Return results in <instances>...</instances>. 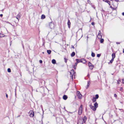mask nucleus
Masks as SVG:
<instances>
[{
  "label": "nucleus",
  "mask_w": 124,
  "mask_h": 124,
  "mask_svg": "<svg viewBox=\"0 0 124 124\" xmlns=\"http://www.w3.org/2000/svg\"><path fill=\"white\" fill-rule=\"evenodd\" d=\"M82 105H81L79 107L78 111V114L79 115H81L82 113Z\"/></svg>",
  "instance_id": "obj_1"
},
{
  "label": "nucleus",
  "mask_w": 124,
  "mask_h": 124,
  "mask_svg": "<svg viewBox=\"0 0 124 124\" xmlns=\"http://www.w3.org/2000/svg\"><path fill=\"white\" fill-rule=\"evenodd\" d=\"M78 97V98L79 99H81L82 97V95L81 94L80 92L78 91H77L76 93Z\"/></svg>",
  "instance_id": "obj_2"
},
{
  "label": "nucleus",
  "mask_w": 124,
  "mask_h": 124,
  "mask_svg": "<svg viewBox=\"0 0 124 124\" xmlns=\"http://www.w3.org/2000/svg\"><path fill=\"white\" fill-rule=\"evenodd\" d=\"M70 77L73 80V74L74 73V70H73L72 69L71 70V71L70 72Z\"/></svg>",
  "instance_id": "obj_3"
},
{
  "label": "nucleus",
  "mask_w": 124,
  "mask_h": 124,
  "mask_svg": "<svg viewBox=\"0 0 124 124\" xmlns=\"http://www.w3.org/2000/svg\"><path fill=\"white\" fill-rule=\"evenodd\" d=\"M29 113H30V116L31 117H33L34 116V112L33 111H30Z\"/></svg>",
  "instance_id": "obj_4"
},
{
  "label": "nucleus",
  "mask_w": 124,
  "mask_h": 124,
  "mask_svg": "<svg viewBox=\"0 0 124 124\" xmlns=\"http://www.w3.org/2000/svg\"><path fill=\"white\" fill-rule=\"evenodd\" d=\"M92 64L90 62H88V65L90 69L92 70L93 69V66L92 65Z\"/></svg>",
  "instance_id": "obj_5"
},
{
  "label": "nucleus",
  "mask_w": 124,
  "mask_h": 124,
  "mask_svg": "<svg viewBox=\"0 0 124 124\" xmlns=\"http://www.w3.org/2000/svg\"><path fill=\"white\" fill-rule=\"evenodd\" d=\"M21 16V14L20 13H19L16 17V18L17 19H18V21H19V19L18 18H20Z\"/></svg>",
  "instance_id": "obj_6"
},
{
  "label": "nucleus",
  "mask_w": 124,
  "mask_h": 124,
  "mask_svg": "<svg viewBox=\"0 0 124 124\" xmlns=\"http://www.w3.org/2000/svg\"><path fill=\"white\" fill-rule=\"evenodd\" d=\"M90 107L93 110L95 111L96 109V108H95L94 106H92L91 105L90 106Z\"/></svg>",
  "instance_id": "obj_7"
},
{
  "label": "nucleus",
  "mask_w": 124,
  "mask_h": 124,
  "mask_svg": "<svg viewBox=\"0 0 124 124\" xmlns=\"http://www.w3.org/2000/svg\"><path fill=\"white\" fill-rule=\"evenodd\" d=\"M87 119L86 117V116H85L83 119V121H82V122H83V123H85Z\"/></svg>",
  "instance_id": "obj_8"
},
{
  "label": "nucleus",
  "mask_w": 124,
  "mask_h": 124,
  "mask_svg": "<svg viewBox=\"0 0 124 124\" xmlns=\"http://www.w3.org/2000/svg\"><path fill=\"white\" fill-rule=\"evenodd\" d=\"M101 32L100 31H99V33L98 34V36H100V37H99V39H100V38L101 39L102 38V36L101 34Z\"/></svg>",
  "instance_id": "obj_9"
},
{
  "label": "nucleus",
  "mask_w": 124,
  "mask_h": 124,
  "mask_svg": "<svg viewBox=\"0 0 124 124\" xmlns=\"http://www.w3.org/2000/svg\"><path fill=\"white\" fill-rule=\"evenodd\" d=\"M76 61H77V63L80 62H82V60H81V59H76Z\"/></svg>",
  "instance_id": "obj_10"
},
{
  "label": "nucleus",
  "mask_w": 124,
  "mask_h": 124,
  "mask_svg": "<svg viewBox=\"0 0 124 124\" xmlns=\"http://www.w3.org/2000/svg\"><path fill=\"white\" fill-rule=\"evenodd\" d=\"M70 20H68V22L67 23V24L68 25V27L69 28L70 27Z\"/></svg>",
  "instance_id": "obj_11"
},
{
  "label": "nucleus",
  "mask_w": 124,
  "mask_h": 124,
  "mask_svg": "<svg viewBox=\"0 0 124 124\" xmlns=\"http://www.w3.org/2000/svg\"><path fill=\"white\" fill-rule=\"evenodd\" d=\"M63 99L66 100L67 99V97L66 95H64L63 96Z\"/></svg>",
  "instance_id": "obj_12"
},
{
  "label": "nucleus",
  "mask_w": 124,
  "mask_h": 124,
  "mask_svg": "<svg viewBox=\"0 0 124 124\" xmlns=\"http://www.w3.org/2000/svg\"><path fill=\"white\" fill-rule=\"evenodd\" d=\"M75 53L74 52H73L71 54V57H73L75 56Z\"/></svg>",
  "instance_id": "obj_13"
},
{
  "label": "nucleus",
  "mask_w": 124,
  "mask_h": 124,
  "mask_svg": "<svg viewBox=\"0 0 124 124\" xmlns=\"http://www.w3.org/2000/svg\"><path fill=\"white\" fill-rule=\"evenodd\" d=\"M94 107L96 108L98 107V104L97 102H96L94 104Z\"/></svg>",
  "instance_id": "obj_14"
},
{
  "label": "nucleus",
  "mask_w": 124,
  "mask_h": 124,
  "mask_svg": "<svg viewBox=\"0 0 124 124\" xmlns=\"http://www.w3.org/2000/svg\"><path fill=\"white\" fill-rule=\"evenodd\" d=\"M83 122H82V120L80 121H78V122L77 124H83Z\"/></svg>",
  "instance_id": "obj_15"
},
{
  "label": "nucleus",
  "mask_w": 124,
  "mask_h": 124,
  "mask_svg": "<svg viewBox=\"0 0 124 124\" xmlns=\"http://www.w3.org/2000/svg\"><path fill=\"white\" fill-rule=\"evenodd\" d=\"M45 18V16L44 15H42L41 16V18L42 19H44Z\"/></svg>",
  "instance_id": "obj_16"
},
{
  "label": "nucleus",
  "mask_w": 124,
  "mask_h": 124,
  "mask_svg": "<svg viewBox=\"0 0 124 124\" xmlns=\"http://www.w3.org/2000/svg\"><path fill=\"white\" fill-rule=\"evenodd\" d=\"M96 99L95 98V97H93V99L92 100L93 102H95L96 101Z\"/></svg>",
  "instance_id": "obj_17"
},
{
  "label": "nucleus",
  "mask_w": 124,
  "mask_h": 124,
  "mask_svg": "<svg viewBox=\"0 0 124 124\" xmlns=\"http://www.w3.org/2000/svg\"><path fill=\"white\" fill-rule=\"evenodd\" d=\"M112 59H114L115 57V55L114 53H113L112 54Z\"/></svg>",
  "instance_id": "obj_18"
},
{
  "label": "nucleus",
  "mask_w": 124,
  "mask_h": 124,
  "mask_svg": "<svg viewBox=\"0 0 124 124\" xmlns=\"http://www.w3.org/2000/svg\"><path fill=\"white\" fill-rule=\"evenodd\" d=\"M51 51L50 50H47V52L48 54H51Z\"/></svg>",
  "instance_id": "obj_19"
},
{
  "label": "nucleus",
  "mask_w": 124,
  "mask_h": 124,
  "mask_svg": "<svg viewBox=\"0 0 124 124\" xmlns=\"http://www.w3.org/2000/svg\"><path fill=\"white\" fill-rule=\"evenodd\" d=\"M52 62L53 64H54L56 63V61L55 59H53L52 60Z\"/></svg>",
  "instance_id": "obj_20"
},
{
  "label": "nucleus",
  "mask_w": 124,
  "mask_h": 124,
  "mask_svg": "<svg viewBox=\"0 0 124 124\" xmlns=\"http://www.w3.org/2000/svg\"><path fill=\"white\" fill-rule=\"evenodd\" d=\"M90 83V82L89 81H88L87 82V87L86 88V89H87L89 86Z\"/></svg>",
  "instance_id": "obj_21"
},
{
  "label": "nucleus",
  "mask_w": 124,
  "mask_h": 124,
  "mask_svg": "<svg viewBox=\"0 0 124 124\" xmlns=\"http://www.w3.org/2000/svg\"><path fill=\"white\" fill-rule=\"evenodd\" d=\"M103 1H105L106 2H107V3H108V4L110 5V2L108 0H103Z\"/></svg>",
  "instance_id": "obj_22"
},
{
  "label": "nucleus",
  "mask_w": 124,
  "mask_h": 124,
  "mask_svg": "<svg viewBox=\"0 0 124 124\" xmlns=\"http://www.w3.org/2000/svg\"><path fill=\"white\" fill-rule=\"evenodd\" d=\"M91 55L93 57H94L95 56V54L94 53L92 52Z\"/></svg>",
  "instance_id": "obj_23"
},
{
  "label": "nucleus",
  "mask_w": 124,
  "mask_h": 124,
  "mask_svg": "<svg viewBox=\"0 0 124 124\" xmlns=\"http://www.w3.org/2000/svg\"><path fill=\"white\" fill-rule=\"evenodd\" d=\"M99 96L98 94H97L95 95V98L96 99H98L99 98Z\"/></svg>",
  "instance_id": "obj_24"
},
{
  "label": "nucleus",
  "mask_w": 124,
  "mask_h": 124,
  "mask_svg": "<svg viewBox=\"0 0 124 124\" xmlns=\"http://www.w3.org/2000/svg\"><path fill=\"white\" fill-rule=\"evenodd\" d=\"M114 59H112L110 60V62H108V64H109L110 63H112L114 60Z\"/></svg>",
  "instance_id": "obj_25"
},
{
  "label": "nucleus",
  "mask_w": 124,
  "mask_h": 124,
  "mask_svg": "<svg viewBox=\"0 0 124 124\" xmlns=\"http://www.w3.org/2000/svg\"><path fill=\"white\" fill-rule=\"evenodd\" d=\"M104 39H101L100 40V42L101 43H102L103 42Z\"/></svg>",
  "instance_id": "obj_26"
},
{
  "label": "nucleus",
  "mask_w": 124,
  "mask_h": 124,
  "mask_svg": "<svg viewBox=\"0 0 124 124\" xmlns=\"http://www.w3.org/2000/svg\"><path fill=\"white\" fill-rule=\"evenodd\" d=\"M7 70L8 72H11V69L9 68H8V69Z\"/></svg>",
  "instance_id": "obj_27"
},
{
  "label": "nucleus",
  "mask_w": 124,
  "mask_h": 124,
  "mask_svg": "<svg viewBox=\"0 0 124 124\" xmlns=\"http://www.w3.org/2000/svg\"><path fill=\"white\" fill-rule=\"evenodd\" d=\"M121 80L119 79L118 81H117V83L118 84H120V82H121Z\"/></svg>",
  "instance_id": "obj_28"
},
{
  "label": "nucleus",
  "mask_w": 124,
  "mask_h": 124,
  "mask_svg": "<svg viewBox=\"0 0 124 124\" xmlns=\"http://www.w3.org/2000/svg\"><path fill=\"white\" fill-rule=\"evenodd\" d=\"M88 3L90 4H92L91 3V2L89 0H87Z\"/></svg>",
  "instance_id": "obj_29"
},
{
  "label": "nucleus",
  "mask_w": 124,
  "mask_h": 124,
  "mask_svg": "<svg viewBox=\"0 0 124 124\" xmlns=\"http://www.w3.org/2000/svg\"><path fill=\"white\" fill-rule=\"evenodd\" d=\"M4 35L3 34H0V37H4Z\"/></svg>",
  "instance_id": "obj_30"
},
{
  "label": "nucleus",
  "mask_w": 124,
  "mask_h": 124,
  "mask_svg": "<svg viewBox=\"0 0 124 124\" xmlns=\"http://www.w3.org/2000/svg\"><path fill=\"white\" fill-rule=\"evenodd\" d=\"M101 55V54H97V56L98 57H99Z\"/></svg>",
  "instance_id": "obj_31"
},
{
  "label": "nucleus",
  "mask_w": 124,
  "mask_h": 124,
  "mask_svg": "<svg viewBox=\"0 0 124 124\" xmlns=\"http://www.w3.org/2000/svg\"><path fill=\"white\" fill-rule=\"evenodd\" d=\"M64 60H65V63H66L67 62V59L66 58H64Z\"/></svg>",
  "instance_id": "obj_32"
},
{
  "label": "nucleus",
  "mask_w": 124,
  "mask_h": 124,
  "mask_svg": "<svg viewBox=\"0 0 124 124\" xmlns=\"http://www.w3.org/2000/svg\"><path fill=\"white\" fill-rule=\"evenodd\" d=\"M77 65V62H76V63H75V64H74V66H76Z\"/></svg>",
  "instance_id": "obj_33"
},
{
  "label": "nucleus",
  "mask_w": 124,
  "mask_h": 124,
  "mask_svg": "<svg viewBox=\"0 0 124 124\" xmlns=\"http://www.w3.org/2000/svg\"><path fill=\"white\" fill-rule=\"evenodd\" d=\"M123 89L122 87H121L120 89V90L121 91H122Z\"/></svg>",
  "instance_id": "obj_34"
},
{
  "label": "nucleus",
  "mask_w": 124,
  "mask_h": 124,
  "mask_svg": "<svg viewBox=\"0 0 124 124\" xmlns=\"http://www.w3.org/2000/svg\"><path fill=\"white\" fill-rule=\"evenodd\" d=\"M39 62L40 63H41L42 62V61L41 60H40L39 61Z\"/></svg>",
  "instance_id": "obj_35"
},
{
  "label": "nucleus",
  "mask_w": 124,
  "mask_h": 124,
  "mask_svg": "<svg viewBox=\"0 0 124 124\" xmlns=\"http://www.w3.org/2000/svg\"><path fill=\"white\" fill-rule=\"evenodd\" d=\"M91 24L92 25H93L94 24V22H92V23Z\"/></svg>",
  "instance_id": "obj_36"
},
{
  "label": "nucleus",
  "mask_w": 124,
  "mask_h": 124,
  "mask_svg": "<svg viewBox=\"0 0 124 124\" xmlns=\"http://www.w3.org/2000/svg\"><path fill=\"white\" fill-rule=\"evenodd\" d=\"M15 96L16 97V90H15Z\"/></svg>",
  "instance_id": "obj_37"
},
{
  "label": "nucleus",
  "mask_w": 124,
  "mask_h": 124,
  "mask_svg": "<svg viewBox=\"0 0 124 124\" xmlns=\"http://www.w3.org/2000/svg\"><path fill=\"white\" fill-rule=\"evenodd\" d=\"M123 83L124 84V78L122 79Z\"/></svg>",
  "instance_id": "obj_38"
},
{
  "label": "nucleus",
  "mask_w": 124,
  "mask_h": 124,
  "mask_svg": "<svg viewBox=\"0 0 124 124\" xmlns=\"http://www.w3.org/2000/svg\"><path fill=\"white\" fill-rule=\"evenodd\" d=\"M22 46H23V49H24V46H23V43H22Z\"/></svg>",
  "instance_id": "obj_39"
},
{
  "label": "nucleus",
  "mask_w": 124,
  "mask_h": 124,
  "mask_svg": "<svg viewBox=\"0 0 124 124\" xmlns=\"http://www.w3.org/2000/svg\"><path fill=\"white\" fill-rule=\"evenodd\" d=\"M117 96V95L116 94H114V97H116Z\"/></svg>",
  "instance_id": "obj_40"
},
{
  "label": "nucleus",
  "mask_w": 124,
  "mask_h": 124,
  "mask_svg": "<svg viewBox=\"0 0 124 124\" xmlns=\"http://www.w3.org/2000/svg\"><path fill=\"white\" fill-rule=\"evenodd\" d=\"M3 16V15L2 14H1L0 15V17H2Z\"/></svg>",
  "instance_id": "obj_41"
},
{
  "label": "nucleus",
  "mask_w": 124,
  "mask_h": 124,
  "mask_svg": "<svg viewBox=\"0 0 124 124\" xmlns=\"http://www.w3.org/2000/svg\"><path fill=\"white\" fill-rule=\"evenodd\" d=\"M117 44H120V42H116Z\"/></svg>",
  "instance_id": "obj_42"
},
{
  "label": "nucleus",
  "mask_w": 124,
  "mask_h": 124,
  "mask_svg": "<svg viewBox=\"0 0 124 124\" xmlns=\"http://www.w3.org/2000/svg\"><path fill=\"white\" fill-rule=\"evenodd\" d=\"M6 96L7 98L8 97V94L7 93H6Z\"/></svg>",
  "instance_id": "obj_43"
},
{
  "label": "nucleus",
  "mask_w": 124,
  "mask_h": 124,
  "mask_svg": "<svg viewBox=\"0 0 124 124\" xmlns=\"http://www.w3.org/2000/svg\"><path fill=\"white\" fill-rule=\"evenodd\" d=\"M92 7L94 8V9H95V8L94 7V5H92Z\"/></svg>",
  "instance_id": "obj_44"
},
{
  "label": "nucleus",
  "mask_w": 124,
  "mask_h": 124,
  "mask_svg": "<svg viewBox=\"0 0 124 124\" xmlns=\"http://www.w3.org/2000/svg\"><path fill=\"white\" fill-rule=\"evenodd\" d=\"M71 47H72V48H74V46H71Z\"/></svg>",
  "instance_id": "obj_45"
},
{
  "label": "nucleus",
  "mask_w": 124,
  "mask_h": 124,
  "mask_svg": "<svg viewBox=\"0 0 124 124\" xmlns=\"http://www.w3.org/2000/svg\"><path fill=\"white\" fill-rule=\"evenodd\" d=\"M122 15L123 16H124V12H123L122 13Z\"/></svg>",
  "instance_id": "obj_46"
},
{
  "label": "nucleus",
  "mask_w": 124,
  "mask_h": 124,
  "mask_svg": "<svg viewBox=\"0 0 124 124\" xmlns=\"http://www.w3.org/2000/svg\"><path fill=\"white\" fill-rule=\"evenodd\" d=\"M76 66H74V68L75 69H76Z\"/></svg>",
  "instance_id": "obj_47"
},
{
  "label": "nucleus",
  "mask_w": 124,
  "mask_h": 124,
  "mask_svg": "<svg viewBox=\"0 0 124 124\" xmlns=\"http://www.w3.org/2000/svg\"><path fill=\"white\" fill-rule=\"evenodd\" d=\"M115 1L118 2V0H115Z\"/></svg>",
  "instance_id": "obj_48"
},
{
  "label": "nucleus",
  "mask_w": 124,
  "mask_h": 124,
  "mask_svg": "<svg viewBox=\"0 0 124 124\" xmlns=\"http://www.w3.org/2000/svg\"><path fill=\"white\" fill-rule=\"evenodd\" d=\"M89 74H88V75H87V76H88V77H89Z\"/></svg>",
  "instance_id": "obj_49"
},
{
  "label": "nucleus",
  "mask_w": 124,
  "mask_h": 124,
  "mask_svg": "<svg viewBox=\"0 0 124 124\" xmlns=\"http://www.w3.org/2000/svg\"><path fill=\"white\" fill-rule=\"evenodd\" d=\"M11 41L10 42V45H11Z\"/></svg>",
  "instance_id": "obj_50"
},
{
  "label": "nucleus",
  "mask_w": 124,
  "mask_h": 124,
  "mask_svg": "<svg viewBox=\"0 0 124 124\" xmlns=\"http://www.w3.org/2000/svg\"><path fill=\"white\" fill-rule=\"evenodd\" d=\"M123 53H124V49H123Z\"/></svg>",
  "instance_id": "obj_51"
},
{
  "label": "nucleus",
  "mask_w": 124,
  "mask_h": 124,
  "mask_svg": "<svg viewBox=\"0 0 124 124\" xmlns=\"http://www.w3.org/2000/svg\"><path fill=\"white\" fill-rule=\"evenodd\" d=\"M42 53H43V54H44V52H42Z\"/></svg>",
  "instance_id": "obj_52"
},
{
  "label": "nucleus",
  "mask_w": 124,
  "mask_h": 124,
  "mask_svg": "<svg viewBox=\"0 0 124 124\" xmlns=\"http://www.w3.org/2000/svg\"><path fill=\"white\" fill-rule=\"evenodd\" d=\"M20 116H18L17 117H19Z\"/></svg>",
  "instance_id": "obj_53"
},
{
  "label": "nucleus",
  "mask_w": 124,
  "mask_h": 124,
  "mask_svg": "<svg viewBox=\"0 0 124 124\" xmlns=\"http://www.w3.org/2000/svg\"><path fill=\"white\" fill-rule=\"evenodd\" d=\"M111 1H113V0H110Z\"/></svg>",
  "instance_id": "obj_54"
}]
</instances>
